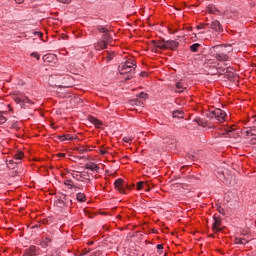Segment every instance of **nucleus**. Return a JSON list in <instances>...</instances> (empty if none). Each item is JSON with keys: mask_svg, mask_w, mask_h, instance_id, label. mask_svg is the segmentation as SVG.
Masks as SVG:
<instances>
[{"mask_svg": "<svg viewBox=\"0 0 256 256\" xmlns=\"http://www.w3.org/2000/svg\"><path fill=\"white\" fill-rule=\"evenodd\" d=\"M232 52L233 46L231 45H217L210 48V53L216 61H229V53Z\"/></svg>", "mask_w": 256, "mask_h": 256, "instance_id": "1", "label": "nucleus"}, {"mask_svg": "<svg viewBox=\"0 0 256 256\" xmlns=\"http://www.w3.org/2000/svg\"><path fill=\"white\" fill-rule=\"evenodd\" d=\"M97 29H98L99 33H103L102 41H105L107 43L108 41H111V39H113L111 37V34L109 33V29H107L106 27L98 26Z\"/></svg>", "mask_w": 256, "mask_h": 256, "instance_id": "2", "label": "nucleus"}, {"mask_svg": "<svg viewBox=\"0 0 256 256\" xmlns=\"http://www.w3.org/2000/svg\"><path fill=\"white\" fill-rule=\"evenodd\" d=\"M212 115H214L215 119H217V121H219L220 123H223V121H225V117H227L225 111L219 108L212 111Z\"/></svg>", "mask_w": 256, "mask_h": 256, "instance_id": "3", "label": "nucleus"}, {"mask_svg": "<svg viewBox=\"0 0 256 256\" xmlns=\"http://www.w3.org/2000/svg\"><path fill=\"white\" fill-rule=\"evenodd\" d=\"M115 185V189H117V191H119V193H123L125 194V188L127 187V183H125V181L121 178L117 179L114 182Z\"/></svg>", "mask_w": 256, "mask_h": 256, "instance_id": "4", "label": "nucleus"}, {"mask_svg": "<svg viewBox=\"0 0 256 256\" xmlns=\"http://www.w3.org/2000/svg\"><path fill=\"white\" fill-rule=\"evenodd\" d=\"M119 71L121 73V75H127V77H125V81H129L130 79H133V75H135V68H130V69H124L123 68H119Z\"/></svg>", "mask_w": 256, "mask_h": 256, "instance_id": "5", "label": "nucleus"}, {"mask_svg": "<svg viewBox=\"0 0 256 256\" xmlns=\"http://www.w3.org/2000/svg\"><path fill=\"white\" fill-rule=\"evenodd\" d=\"M210 29H213L215 33H223V26L217 20L211 23Z\"/></svg>", "mask_w": 256, "mask_h": 256, "instance_id": "6", "label": "nucleus"}, {"mask_svg": "<svg viewBox=\"0 0 256 256\" xmlns=\"http://www.w3.org/2000/svg\"><path fill=\"white\" fill-rule=\"evenodd\" d=\"M119 69L125 71V69H135V62L133 60H126L124 63L119 66Z\"/></svg>", "mask_w": 256, "mask_h": 256, "instance_id": "7", "label": "nucleus"}, {"mask_svg": "<svg viewBox=\"0 0 256 256\" xmlns=\"http://www.w3.org/2000/svg\"><path fill=\"white\" fill-rule=\"evenodd\" d=\"M147 97H149L147 93L141 92L139 95L136 96L135 105H143V101H145Z\"/></svg>", "mask_w": 256, "mask_h": 256, "instance_id": "8", "label": "nucleus"}, {"mask_svg": "<svg viewBox=\"0 0 256 256\" xmlns=\"http://www.w3.org/2000/svg\"><path fill=\"white\" fill-rule=\"evenodd\" d=\"M179 47V42L175 40H166V49L175 51Z\"/></svg>", "mask_w": 256, "mask_h": 256, "instance_id": "9", "label": "nucleus"}, {"mask_svg": "<svg viewBox=\"0 0 256 256\" xmlns=\"http://www.w3.org/2000/svg\"><path fill=\"white\" fill-rule=\"evenodd\" d=\"M85 169H88V171H96V173L99 172V166L94 162H88L85 164Z\"/></svg>", "mask_w": 256, "mask_h": 256, "instance_id": "10", "label": "nucleus"}, {"mask_svg": "<svg viewBox=\"0 0 256 256\" xmlns=\"http://www.w3.org/2000/svg\"><path fill=\"white\" fill-rule=\"evenodd\" d=\"M26 256H36L39 255V250H37V247L35 246H30L25 252Z\"/></svg>", "mask_w": 256, "mask_h": 256, "instance_id": "11", "label": "nucleus"}, {"mask_svg": "<svg viewBox=\"0 0 256 256\" xmlns=\"http://www.w3.org/2000/svg\"><path fill=\"white\" fill-rule=\"evenodd\" d=\"M221 221L214 217V223H213V231L214 233H219L221 231Z\"/></svg>", "mask_w": 256, "mask_h": 256, "instance_id": "12", "label": "nucleus"}, {"mask_svg": "<svg viewBox=\"0 0 256 256\" xmlns=\"http://www.w3.org/2000/svg\"><path fill=\"white\" fill-rule=\"evenodd\" d=\"M95 49H97V51L107 49V42H105V40L98 41V43L95 45Z\"/></svg>", "mask_w": 256, "mask_h": 256, "instance_id": "13", "label": "nucleus"}, {"mask_svg": "<svg viewBox=\"0 0 256 256\" xmlns=\"http://www.w3.org/2000/svg\"><path fill=\"white\" fill-rule=\"evenodd\" d=\"M155 47H156V51L157 49H167V42L166 40H163L162 42H155L153 41Z\"/></svg>", "mask_w": 256, "mask_h": 256, "instance_id": "14", "label": "nucleus"}, {"mask_svg": "<svg viewBox=\"0 0 256 256\" xmlns=\"http://www.w3.org/2000/svg\"><path fill=\"white\" fill-rule=\"evenodd\" d=\"M176 93H183V91H185V89H187V87H185L184 84H182V82H177L176 83Z\"/></svg>", "mask_w": 256, "mask_h": 256, "instance_id": "15", "label": "nucleus"}, {"mask_svg": "<svg viewBox=\"0 0 256 256\" xmlns=\"http://www.w3.org/2000/svg\"><path fill=\"white\" fill-rule=\"evenodd\" d=\"M60 141H73V136L71 134H65L62 136H59Z\"/></svg>", "mask_w": 256, "mask_h": 256, "instance_id": "16", "label": "nucleus"}, {"mask_svg": "<svg viewBox=\"0 0 256 256\" xmlns=\"http://www.w3.org/2000/svg\"><path fill=\"white\" fill-rule=\"evenodd\" d=\"M76 199H77V201H79L80 203H85V201H87L86 196H85L83 193H81V192H79V193L76 195Z\"/></svg>", "mask_w": 256, "mask_h": 256, "instance_id": "17", "label": "nucleus"}, {"mask_svg": "<svg viewBox=\"0 0 256 256\" xmlns=\"http://www.w3.org/2000/svg\"><path fill=\"white\" fill-rule=\"evenodd\" d=\"M29 104V105H33V101H31V99H29V97H22V109L25 108V104Z\"/></svg>", "mask_w": 256, "mask_h": 256, "instance_id": "18", "label": "nucleus"}, {"mask_svg": "<svg viewBox=\"0 0 256 256\" xmlns=\"http://www.w3.org/2000/svg\"><path fill=\"white\" fill-rule=\"evenodd\" d=\"M91 123H93V125H95L96 127H101V125H103V122H101L99 119L95 118V117H91L90 118Z\"/></svg>", "mask_w": 256, "mask_h": 256, "instance_id": "19", "label": "nucleus"}, {"mask_svg": "<svg viewBox=\"0 0 256 256\" xmlns=\"http://www.w3.org/2000/svg\"><path fill=\"white\" fill-rule=\"evenodd\" d=\"M200 47H201V44L199 43L192 44L190 46V51H192V53H197Z\"/></svg>", "mask_w": 256, "mask_h": 256, "instance_id": "20", "label": "nucleus"}, {"mask_svg": "<svg viewBox=\"0 0 256 256\" xmlns=\"http://www.w3.org/2000/svg\"><path fill=\"white\" fill-rule=\"evenodd\" d=\"M172 115L176 119H183V111L181 110L174 111Z\"/></svg>", "mask_w": 256, "mask_h": 256, "instance_id": "21", "label": "nucleus"}, {"mask_svg": "<svg viewBox=\"0 0 256 256\" xmlns=\"http://www.w3.org/2000/svg\"><path fill=\"white\" fill-rule=\"evenodd\" d=\"M64 184L67 185L68 187H70V189H77V186H75V185L73 184V180H70V179L65 180V181H64Z\"/></svg>", "mask_w": 256, "mask_h": 256, "instance_id": "22", "label": "nucleus"}, {"mask_svg": "<svg viewBox=\"0 0 256 256\" xmlns=\"http://www.w3.org/2000/svg\"><path fill=\"white\" fill-rule=\"evenodd\" d=\"M23 159V154L22 152H19L14 156V161L15 163H21V160Z\"/></svg>", "mask_w": 256, "mask_h": 256, "instance_id": "23", "label": "nucleus"}, {"mask_svg": "<svg viewBox=\"0 0 256 256\" xmlns=\"http://www.w3.org/2000/svg\"><path fill=\"white\" fill-rule=\"evenodd\" d=\"M115 57V52H106V59L107 61H113V58Z\"/></svg>", "mask_w": 256, "mask_h": 256, "instance_id": "24", "label": "nucleus"}, {"mask_svg": "<svg viewBox=\"0 0 256 256\" xmlns=\"http://www.w3.org/2000/svg\"><path fill=\"white\" fill-rule=\"evenodd\" d=\"M198 125H200V127H207V123L205 121H203L201 118H196L194 120Z\"/></svg>", "mask_w": 256, "mask_h": 256, "instance_id": "25", "label": "nucleus"}, {"mask_svg": "<svg viewBox=\"0 0 256 256\" xmlns=\"http://www.w3.org/2000/svg\"><path fill=\"white\" fill-rule=\"evenodd\" d=\"M243 241H245V238H235L234 239V243L236 245H245V242H243Z\"/></svg>", "mask_w": 256, "mask_h": 256, "instance_id": "26", "label": "nucleus"}, {"mask_svg": "<svg viewBox=\"0 0 256 256\" xmlns=\"http://www.w3.org/2000/svg\"><path fill=\"white\" fill-rule=\"evenodd\" d=\"M14 101L15 103H17L18 105H20V107L23 109V98H19V97H14Z\"/></svg>", "mask_w": 256, "mask_h": 256, "instance_id": "27", "label": "nucleus"}, {"mask_svg": "<svg viewBox=\"0 0 256 256\" xmlns=\"http://www.w3.org/2000/svg\"><path fill=\"white\" fill-rule=\"evenodd\" d=\"M4 123H7V118L3 116V112H0V125H3Z\"/></svg>", "mask_w": 256, "mask_h": 256, "instance_id": "28", "label": "nucleus"}, {"mask_svg": "<svg viewBox=\"0 0 256 256\" xmlns=\"http://www.w3.org/2000/svg\"><path fill=\"white\" fill-rule=\"evenodd\" d=\"M144 187H145V182L140 181V182L137 183L138 191H141V189H144Z\"/></svg>", "mask_w": 256, "mask_h": 256, "instance_id": "29", "label": "nucleus"}, {"mask_svg": "<svg viewBox=\"0 0 256 256\" xmlns=\"http://www.w3.org/2000/svg\"><path fill=\"white\" fill-rule=\"evenodd\" d=\"M80 177L82 178V179H88V181H89V172H84V173H82L81 175H80Z\"/></svg>", "mask_w": 256, "mask_h": 256, "instance_id": "30", "label": "nucleus"}, {"mask_svg": "<svg viewBox=\"0 0 256 256\" xmlns=\"http://www.w3.org/2000/svg\"><path fill=\"white\" fill-rule=\"evenodd\" d=\"M217 211H218L219 213H221V215H225V209H224L223 207L218 206V207H217Z\"/></svg>", "mask_w": 256, "mask_h": 256, "instance_id": "31", "label": "nucleus"}, {"mask_svg": "<svg viewBox=\"0 0 256 256\" xmlns=\"http://www.w3.org/2000/svg\"><path fill=\"white\" fill-rule=\"evenodd\" d=\"M31 57H34L35 59L39 60L41 56L37 52H33L31 53Z\"/></svg>", "mask_w": 256, "mask_h": 256, "instance_id": "32", "label": "nucleus"}, {"mask_svg": "<svg viewBox=\"0 0 256 256\" xmlns=\"http://www.w3.org/2000/svg\"><path fill=\"white\" fill-rule=\"evenodd\" d=\"M144 189H146V191L151 190V187L149 186V182H144Z\"/></svg>", "mask_w": 256, "mask_h": 256, "instance_id": "33", "label": "nucleus"}, {"mask_svg": "<svg viewBox=\"0 0 256 256\" xmlns=\"http://www.w3.org/2000/svg\"><path fill=\"white\" fill-rule=\"evenodd\" d=\"M250 129H252V136H256V126L253 125L250 127Z\"/></svg>", "mask_w": 256, "mask_h": 256, "instance_id": "34", "label": "nucleus"}, {"mask_svg": "<svg viewBox=\"0 0 256 256\" xmlns=\"http://www.w3.org/2000/svg\"><path fill=\"white\" fill-rule=\"evenodd\" d=\"M252 133H253V130L251 129V127L247 128L246 135L247 136H249V135L253 136Z\"/></svg>", "mask_w": 256, "mask_h": 256, "instance_id": "35", "label": "nucleus"}, {"mask_svg": "<svg viewBox=\"0 0 256 256\" xmlns=\"http://www.w3.org/2000/svg\"><path fill=\"white\" fill-rule=\"evenodd\" d=\"M207 25H209V24H199L197 26V29H205V27H207Z\"/></svg>", "mask_w": 256, "mask_h": 256, "instance_id": "36", "label": "nucleus"}, {"mask_svg": "<svg viewBox=\"0 0 256 256\" xmlns=\"http://www.w3.org/2000/svg\"><path fill=\"white\" fill-rule=\"evenodd\" d=\"M123 141H124L125 143H131V141H133V139H132V138H127V137H125V138H123Z\"/></svg>", "mask_w": 256, "mask_h": 256, "instance_id": "37", "label": "nucleus"}, {"mask_svg": "<svg viewBox=\"0 0 256 256\" xmlns=\"http://www.w3.org/2000/svg\"><path fill=\"white\" fill-rule=\"evenodd\" d=\"M188 157L189 159H192V161H195V159H197V156L193 154H189Z\"/></svg>", "mask_w": 256, "mask_h": 256, "instance_id": "38", "label": "nucleus"}, {"mask_svg": "<svg viewBox=\"0 0 256 256\" xmlns=\"http://www.w3.org/2000/svg\"><path fill=\"white\" fill-rule=\"evenodd\" d=\"M60 3L69 4L71 3V0H58Z\"/></svg>", "mask_w": 256, "mask_h": 256, "instance_id": "39", "label": "nucleus"}, {"mask_svg": "<svg viewBox=\"0 0 256 256\" xmlns=\"http://www.w3.org/2000/svg\"><path fill=\"white\" fill-rule=\"evenodd\" d=\"M78 153L83 154L85 153V150L83 148H77Z\"/></svg>", "mask_w": 256, "mask_h": 256, "instance_id": "40", "label": "nucleus"}, {"mask_svg": "<svg viewBox=\"0 0 256 256\" xmlns=\"http://www.w3.org/2000/svg\"><path fill=\"white\" fill-rule=\"evenodd\" d=\"M250 143H251V145H256V138H252V139L250 140Z\"/></svg>", "mask_w": 256, "mask_h": 256, "instance_id": "41", "label": "nucleus"}, {"mask_svg": "<svg viewBox=\"0 0 256 256\" xmlns=\"http://www.w3.org/2000/svg\"><path fill=\"white\" fill-rule=\"evenodd\" d=\"M157 249H158V251H161L163 249V244H158Z\"/></svg>", "mask_w": 256, "mask_h": 256, "instance_id": "42", "label": "nucleus"}, {"mask_svg": "<svg viewBox=\"0 0 256 256\" xmlns=\"http://www.w3.org/2000/svg\"><path fill=\"white\" fill-rule=\"evenodd\" d=\"M169 33H171L172 35H175V33H177V30L170 29Z\"/></svg>", "mask_w": 256, "mask_h": 256, "instance_id": "43", "label": "nucleus"}, {"mask_svg": "<svg viewBox=\"0 0 256 256\" xmlns=\"http://www.w3.org/2000/svg\"><path fill=\"white\" fill-rule=\"evenodd\" d=\"M147 76V72H141L140 73V77H146Z\"/></svg>", "mask_w": 256, "mask_h": 256, "instance_id": "44", "label": "nucleus"}, {"mask_svg": "<svg viewBox=\"0 0 256 256\" xmlns=\"http://www.w3.org/2000/svg\"><path fill=\"white\" fill-rule=\"evenodd\" d=\"M45 245H47V243H51V239L49 238H46L45 241H44Z\"/></svg>", "mask_w": 256, "mask_h": 256, "instance_id": "45", "label": "nucleus"}, {"mask_svg": "<svg viewBox=\"0 0 256 256\" xmlns=\"http://www.w3.org/2000/svg\"><path fill=\"white\" fill-rule=\"evenodd\" d=\"M35 35H38V37H43V33L41 32H35Z\"/></svg>", "mask_w": 256, "mask_h": 256, "instance_id": "46", "label": "nucleus"}, {"mask_svg": "<svg viewBox=\"0 0 256 256\" xmlns=\"http://www.w3.org/2000/svg\"><path fill=\"white\" fill-rule=\"evenodd\" d=\"M52 56H43L44 61H47V59H51Z\"/></svg>", "mask_w": 256, "mask_h": 256, "instance_id": "47", "label": "nucleus"}, {"mask_svg": "<svg viewBox=\"0 0 256 256\" xmlns=\"http://www.w3.org/2000/svg\"><path fill=\"white\" fill-rule=\"evenodd\" d=\"M101 155H106L107 150H100Z\"/></svg>", "mask_w": 256, "mask_h": 256, "instance_id": "48", "label": "nucleus"}, {"mask_svg": "<svg viewBox=\"0 0 256 256\" xmlns=\"http://www.w3.org/2000/svg\"><path fill=\"white\" fill-rule=\"evenodd\" d=\"M24 0H15L16 3L21 4Z\"/></svg>", "mask_w": 256, "mask_h": 256, "instance_id": "49", "label": "nucleus"}, {"mask_svg": "<svg viewBox=\"0 0 256 256\" xmlns=\"http://www.w3.org/2000/svg\"><path fill=\"white\" fill-rule=\"evenodd\" d=\"M58 157H65V154L60 153V154H58Z\"/></svg>", "mask_w": 256, "mask_h": 256, "instance_id": "50", "label": "nucleus"}, {"mask_svg": "<svg viewBox=\"0 0 256 256\" xmlns=\"http://www.w3.org/2000/svg\"><path fill=\"white\" fill-rule=\"evenodd\" d=\"M242 243L247 244L248 243L247 239L244 238V240H242Z\"/></svg>", "mask_w": 256, "mask_h": 256, "instance_id": "51", "label": "nucleus"}, {"mask_svg": "<svg viewBox=\"0 0 256 256\" xmlns=\"http://www.w3.org/2000/svg\"><path fill=\"white\" fill-rule=\"evenodd\" d=\"M73 179H77V175L72 174Z\"/></svg>", "mask_w": 256, "mask_h": 256, "instance_id": "52", "label": "nucleus"}, {"mask_svg": "<svg viewBox=\"0 0 256 256\" xmlns=\"http://www.w3.org/2000/svg\"><path fill=\"white\" fill-rule=\"evenodd\" d=\"M254 126H256V119H254Z\"/></svg>", "mask_w": 256, "mask_h": 256, "instance_id": "53", "label": "nucleus"}, {"mask_svg": "<svg viewBox=\"0 0 256 256\" xmlns=\"http://www.w3.org/2000/svg\"><path fill=\"white\" fill-rule=\"evenodd\" d=\"M229 131V133H231V131H233V130H228Z\"/></svg>", "mask_w": 256, "mask_h": 256, "instance_id": "54", "label": "nucleus"}]
</instances>
